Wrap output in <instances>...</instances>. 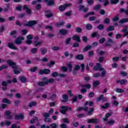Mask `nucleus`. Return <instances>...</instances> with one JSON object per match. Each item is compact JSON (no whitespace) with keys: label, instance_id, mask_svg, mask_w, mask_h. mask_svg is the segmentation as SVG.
I'll return each mask as SVG.
<instances>
[{"label":"nucleus","instance_id":"obj_1","mask_svg":"<svg viewBox=\"0 0 128 128\" xmlns=\"http://www.w3.org/2000/svg\"><path fill=\"white\" fill-rule=\"evenodd\" d=\"M7 64L10 66H12L14 70V74H20V71L16 70L18 67L16 66V63H14V62H12L11 60H8L7 61Z\"/></svg>","mask_w":128,"mask_h":128},{"label":"nucleus","instance_id":"obj_2","mask_svg":"<svg viewBox=\"0 0 128 128\" xmlns=\"http://www.w3.org/2000/svg\"><path fill=\"white\" fill-rule=\"evenodd\" d=\"M43 80L44 82H39L38 83V86H46V84H52V82H54V78H50L48 80L46 78H44Z\"/></svg>","mask_w":128,"mask_h":128},{"label":"nucleus","instance_id":"obj_3","mask_svg":"<svg viewBox=\"0 0 128 128\" xmlns=\"http://www.w3.org/2000/svg\"><path fill=\"white\" fill-rule=\"evenodd\" d=\"M72 6V4H66L64 5H61L59 6L58 10L60 12H64V10H66V8H68V6Z\"/></svg>","mask_w":128,"mask_h":128},{"label":"nucleus","instance_id":"obj_4","mask_svg":"<svg viewBox=\"0 0 128 128\" xmlns=\"http://www.w3.org/2000/svg\"><path fill=\"white\" fill-rule=\"evenodd\" d=\"M71 110L72 108L68 106H62L61 108L60 112L62 114H64L66 110Z\"/></svg>","mask_w":128,"mask_h":128},{"label":"nucleus","instance_id":"obj_5","mask_svg":"<svg viewBox=\"0 0 128 128\" xmlns=\"http://www.w3.org/2000/svg\"><path fill=\"white\" fill-rule=\"evenodd\" d=\"M43 114L44 118V121L45 122H51L52 120L48 118V116H50V114L48 113H44Z\"/></svg>","mask_w":128,"mask_h":128},{"label":"nucleus","instance_id":"obj_6","mask_svg":"<svg viewBox=\"0 0 128 128\" xmlns=\"http://www.w3.org/2000/svg\"><path fill=\"white\" fill-rule=\"evenodd\" d=\"M24 40V38L23 36H20L16 38L15 43H16V44H20L22 40Z\"/></svg>","mask_w":128,"mask_h":128},{"label":"nucleus","instance_id":"obj_7","mask_svg":"<svg viewBox=\"0 0 128 128\" xmlns=\"http://www.w3.org/2000/svg\"><path fill=\"white\" fill-rule=\"evenodd\" d=\"M40 74H50V70L48 69H45L44 70H40L39 72Z\"/></svg>","mask_w":128,"mask_h":128},{"label":"nucleus","instance_id":"obj_8","mask_svg":"<svg viewBox=\"0 0 128 128\" xmlns=\"http://www.w3.org/2000/svg\"><path fill=\"white\" fill-rule=\"evenodd\" d=\"M94 70H104V68H102L100 64L98 63L96 66H94Z\"/></svg>","mask_w":128,"mask_h":128},{"label":"nucleus","instance_id":"obj_9","mask_svg":"<svg viewBox=\"0 0 128 128\" xmlns=\"http://www.w3.org/2000/svg\"><path fill=\"white\" fill-rule=\"evenodd\" d=\"M26 38L27 40L26 42V44H32V34H28Z\"/></svg>","mask_w":128,"mask_h":128},{"label":"nucleus","instance_id":"obj_10","mask_svg":"<svg viewBox=\"0 0 128 128\" xmlns=\"http://www.w3.org/2000/svg\"><path fill=\"white\" fill-rule=\"evenodd\" d=\"M34 24H36V21L32 20L28 22L26 24H25V26H34Z\"/></svg>","mask_w":128,"mask_h":128},{"label":"nucleus","instance_id":"obj_11","mask_svg":"<svg viewBox=\"0 0 128 128\" xmlns=\"http://www.w3.org/2000/svg\"><path fill=\"white\" fill-rule=\"evenodd\" d=\"M80 65H76L74 66L73 70V74H76V72H78V70H80Z\"/></svg>","mask_w":128,"mask_h":128},{"label":"nucleus","instance_id":"obj_12","mask_svg":"<svg viewBox=\"0 0 128 128\" xmlns=\"http://www.w3.org/2000/svg\"><path fill=\"white\" fill-rule=\"evenodd\" d=\"M88 124L93 122L94 124H98V119H90L86 120Z\"/></svg>","mask_w":128,"mask_h":128},{"label":"nucleus","instance_id":"obj_13","mask_svg":"<svg viewBox=\"0 0 128 128\" xmlns=\"http://www.w3.org/2000/svg\"><path fill=\"white\" fill-rule=\"evenodd\" d=\"M66 66L69 72H72V62H69L66 64Z\"/></svg>","mask_w":128,"mask_h":128},{"label":"nucleus","instance_id":"obj_14","mask_svg":"<svg viewBox=\"0 0 128 128\" xmlns=\"http://www.w3.org/2000/svg\"><path fill=\"white\" fill-rule=\"evenodd\" d=\"M72 40H76V42H80V37L78 35H75L72 36Z\"/></svg>","mask_w":128,"mask_h":128},{"label":"nucleus","instance_id":"obj_15","mask_svg":"<svg viewBox=\"0 0 128 128\" xmlns=\"http://www.w3.org/2000/svg\"><path fill=\"white\" fill-rule=\"evenodd\" d=\"M79 8L80 10H82V12H86L88 10V8H85L84 6L82 5H80L79 6Z\"/></svg>","mask_w":128,"mask_h":128},{"label":"nucleus","instance_id":"obj_16","mask_svg":"<svg viewBox=\"0 0 128 128\" xmlns=\"http://www.w3.org/2000/svg\"><path fill=\"white\" fill-rule=\"evenodd\" d=\"M8 48H10L12 50H18L16 46L12 43H9Z\"/></svg>","mask_w":128,"mask_h":128},{"label":"nucleus","instance_id":"obj_17","mask_svg":"<svg viewBox=\"0 0 128 128\" xmlns=\"http://www.w3.org/2000/svg\"><path fill=\"white\" fill-rule=\"evenodd\" d=\"M23 10H26L28 14H32V10H30V8H28V6L26 5H24L23 7Z\"/></svg>","mask_w":128,"mask_h":128},{"label":"nucleus","instance_id":"obj_18","mask_svg":"<svg viewBox=\"0 0 128 128\" xmlns=\"http://www.w3.org/2000/svg\"><path fill=\"white\" fill-rule=\"evenodd\" d=\"M16 120H22L24 118V115L22 114H16L15 116Z\"/></svg>","mask_w":128,"mask_h":128},{"label":"nucleus","instance_id":"obj_19","mask_svg":"<svg viewBox=\"0 0 128 128\" xmlns=\"http://www.w3.org/2000/svg\"><path fill=\"white\" fill-rule=\"evenodd\" d=\"M118 84H128V81L126 80H118Z\"/></svg>","mask_w":128,"mask_h":128},{"label":"nucleus","instance_id":"obj_20","mask_svg":"<svg viewBox=\"0 0 128 128\" xmlns=\"http://www.w3.org/2000/svg\"><path fill=\"white\" fill-rule=\"evenodd\" d=\"M76 60H84V56L82 54H79L76 56Z\"/></svg>","mask_w":128,"mask_h":128},{"label":"nucleus","instance_id":"obj_21","mask_svg":"<svg viewBox=\"0 0 128 128\" xmlns=\"http://www.w3.org/2000/svg\"><path fill=\"white\" fill-rule=\"evenodd\" d=\"M60 34H61L64 35L68 34V30L64 29H62V30H60Z\"/></svg>","mask_w":128,"mask_h":128},{"label":"nucleus","instance_id":"obj_22","mask_svg":"<svg viewBox=\"0 0 128 128\" xmlns=\"http://www.w3.org/2000/svg\"><path fill=\"white\" fill-rule=\"evenodd\" d=\"M34 44L35 46H40V44H42V42L35 40L34 42Z\"/></svg>","mask_w":128,"mask_h":128},{"label":"nucleus","instance_id":"obj_23","mask_svg":"<svg viewBox=\"0 0 128 128\" xmlns=\"http://www.w3.org/2000/svg\"><path fill=\"white\" fill-rule=\"evenodd\" d=\"M8 85V83L6 82H2V86H3L2 88L3 90H6V86Z\"/></svg>","mask_w":128,"mask_h":128},{"label":"nucleus","instance_id":"obj_24","mask_svg":"<svg viewBox=\"0 0 128 128\" xmlns=\"http://www.w3.org/2000/svg\"><path fill=\"white\" fill-rule=\"evenodd\" d=\"M10 122H2L0 124L1 126H10Z\"/></svg>","mask_w":128,"mask_h":128},{"label":"nucleus","instance_id":"obj_25","mask_svg":"<svg viewBox=\"0 0 128 128\" xmlns=\"http://www.w3.org/2000/svg\"><path fill=\"white\" fill-rule=\"evenodd\" d=\"M2 102H4V104H10L11 102L10 100H8L6 98H3Z\"/></svg>","mask_w":128,"mask_h":128},{"label":"nucleus","instance_id":"obj_26","mask_svg":"<svg viewBox=\"0 0 128 128\" xmlns=\"http://www.w3.org/2000/svg\"><path fill=\"white\" fill-rule=\"evenodd\" d=\"M114 124V120H111L107 122L106 124L108 126H112Z\"/></svg>","mask_w":128,"mask_h":128},{"label":"nucleus","instance_id":"obj_27","mask_svg":"<svg viewBox=\"0 0 128 128\" xmlns=\"http://www.w3.org/2000/svg\"><path fill=\"white\" fill-rule=\"evenodd\" d=\"M12 112H10V110L5 112V114H6V116H8V118H12V116H10Z\"/></svg>","mask_w":128,"mask_h":128},{"label":"nucleus","instance_id":"obj_28","mask_svg":"<svg viewBox=\"0 0 128 128\" xmlns=\"http://www.w3.org/2000/svg\"><path fill=\"white\" fill-rule=\"evenodd\" d=\"M110 116H112V114L110 113H108L106 114L105 118H104V120L105 122H106V120H108V118H110Z\"/></svg>","mask_w":128,"mask_h":128},{"label":"nucleus","instance_id":"obj_29","mask_svg":"<svg viewBox=\"0 0 128 128\" xmlns=\"http://www.w3.org/2000/svg\"><path fill=\"white\" fill-rule=\"evenodd\" d=\"M99 0L100 2H104V6H108V0Z\"/></svg>","mask_w":128,"mask_h":128},{"label":"nucleus","instance_id":"obj_30","mask_svg":"<svg viewBox=\"0 0 128 128\" xmlns=\"http://www.w3.org/2000/svg\"><path fill=\"white\" fill-rule=\"evenodd\" d=\"M110 106V104L106 103L104 106H100L101 108H108Z\"/></svg>","mask_w":128,"mask_h":128},{"label":"nucleus","instance_id":"obj_31","mask_svg":"<svg viewBox=\"0 0 128 128\" xmlns=\"http://www.w3.org/2000/svg\"><path fill=\"white\" fill-rule=\"evenodd\" d=\"M116 92L122 93V92H124V90L122 88H116Z\"/></svg>","mask_w":128,"mask_h":128},{"label":"nucleus","instance_id":"obj_32","mask_svg":"<svg viewBox=\"0 0 128 128\" xmlns=\"http://www.w3.org/2000/svg\"><path fill=\"white\" fill-rule=\"evenodd\" d=\"M100 84V81H95V82H94L93 83L94 88H96V86H98V84Z\"/></svg>","mask_w":128,"mask_h":128},{"label":"nucleus","instance_id":"obj_33","mask_svg":"<svg viewBox=\"0 0 128 128\" xmlns=\"http://www.w3.org/2000/svg\"><path fill=\"white\" fill-rule=\"evenodd\" d=\"M46 52H48V50H46V48H41V52L42 54H45Z\"/></svg>","mask_w":128,"mask_h":128},{"label":"nucleus","instance_id":"obj_34","mask_svg":"<svg viewBox=\"0 0 128 128\" xmlns=\"http://www.w3.org/2000/svg\"><path fill=\"white\" fill-rule=\"evenodd\" d=\"M85 110V112H88V107L82 108V107H80L78 108V110Z\"/></svg>","mask_w":128,"mask_h":128},{"label":"nucleus","instance_id":"obj_35","mask_svg":"<svg viewBox=\"0 0 128 128\" xmlns=\"http://www.w3.org/2000/svg\"><path fill=\"white\" fill-rule=\"evenodd\" d=\"M86 28L88 30H92V26L90 24H87L86 25Z\"/></svg>","mask_w":128,"mask_h":128},{"label":"nucleus","instance_id":"obj_36","mask_svg":"<svg viewBox=\"0 0 128 128\" xmlns=\"http://www.w3.org/2000/svg\"><path fill=\"white\" fill-rule=\"evenodd\" d=\"M128 22V18H124L122 20H120L119 22L120 24H124V22Z\"/></svg>","mask_w":128,"mask_h":128},{"label":"nucleus","instance_id":"obj_37","mask_svg":"<svg viewBox=\"0 0 128 128\" xmlns=\"http://www.w3.org/2000/svg\"><path fill=\"white\" fill-rule=\"evenodd\" d=\"M51 48L52 50H60V48L58 46H53Z\"/></svg>","mask_w":128,"mask_h":128},{"label":"nucleus","instance_id":"obj_38","mask_svg":"<svg viewBox=\"0 0 128 128\" xmlns=\"http://www.w3.org/2000/svg\"><path fill=\"white\" fill-rule=\"evenodd\" d=\"M36 102H30V104H29V106L30 108H32V106H36Z\"/></svg>","mask_w":128,"mask_h":128},{"label":"nucleus","instance_id":"obj_39","mask_svg":"<svg viewBox=\"0 0 128 128\" xmlns=\"http://www.w3.org/2000/svg\"><path fill=\"white\" fill-rule=\"evenodd\" d=\"M88 104H89L90 106H94V102H91L88 103V102H87L84 104V106H88Z\"/></svg>","mask_w":128,"mask_h":128},{"label":"nucleus","instance_id":"obj_40","mask_svg":"<svg viewBox=\"0 0 128 128\" xmlns=\"http://www.w3.org/2000/svg\"><path fill=\"white\" fill-rule=\"evenodd\" d=\"M94 112V108H91L89 112L87 113V116H90Z\"/></svg>","mask_w":128,"mask_h":128},{"label":"nucleus","instance_id":"obj_41","mask_svg":"<svg viewBox=\"0 0 128 128\" xmlns=\"http://www.w3.org/2000/svg\"><path fill=\"white\" fill-rule=\"evenodd\" d=\"M90 48H92V46H88L84 49V52H86L87 50H90Z\"/></svg>","mask_w":128,"mask_h":128},{"label":"nucleus","instance_id":"obj_42","mask_svg":"<svg viewBox=\"0 0 128 128\" xmlns=\"http://www.w3.org/2000/svg\"><path fill=\"white\" fill-rule=\"evenodd\" d=\"M20 80L22 82H26V79L24 77H20Z\"/></svg>","mask_w":128,"mask_h":128},{"label":"nucleus","instance_id":"obj_43","mask_svg":"<svg viewBox=\"0 0 128 128\" xmlns=\"http://www.w3.org/2000/svg\"><path fill=\"white\" fill-rule=\"evenodd\" d=\"M91 86L90 84H84V86H82V88H91Z\"/></svg>","mask_w":128,"mask_h":128},{"label":"nucleus","instance_id":"obj_44","mask_svg":"<svg viewBox=\"0 0 128 128\" xmlns=\"http://www.w3.org/2000/svg\"><path fill=\"white\" fill-rule=\"evenodd\" d=\"M118 2L119 0H111L110 2L112 4H118Z\"/></svg>","mask_w":128,"mask_h":128},{"label":"nucleus","instance_id":"obj_45","mask_svg":"<svg viewBox=\"0 0 128 128\" xmlns=\"http://www.w3.org/2000/svg\"><path fill=\"white\" fill-rule=\"evenodd\" d=\"M50 126L52 128H58V124H50Z\"/></svg>","mask_w":128,"mask_h":128},{"label":"nucleus","instance_id":"obj_46","mask_svg":"<svg viewBox=\"0 0 128 128\" xmlns=\"http://www.w3.org/2000/svg\"><path fill=\"white\" fill-rule=\"evenodd\" d=\"M36 120H38V118H34L32 120H30V122L31 124H34L36 122Z\"/></svg>","mask_w":128,"mask_h":128},{"label":"nucleus","instance_id":"obj_47","mask_svg":"<svg viewBox=\"0 0 128 128\" xmlns=\"http://www.w3.org/2000/svg\"><path fill=\"white\" fill-rule=\"evenodd\" d=\"M54 4V0H50L49 2H48V6H53Z\"/></svg>","mask_w":128,"mask_h":128},{"label":"nucleus","instance_id":"obj_48","mask_svg":"<svg viewBox=\"0 0 128 128\" xmlns=\"http://www.w3.org/2000/svg\"><path fill=\"white\" fill-rule=\"evenodd\" d=\"M28 32V30H22L20 31V34H26Z\"/></svg>","mask_w":128,"mask_h":128},{"label":"nucleus","instance_id":"obj_49","mask_svg":"<svg viewBox=\"0 0 128 128\" xmlns=\"http://www.w3.org/2000/svg\"><path fill=\"white\" fill-rule=\"evenodd\" d=\"M105 41H106V38H103L100 40L99 42L100 44H104V42Z\"/></svg>","mask_w":128,"mask_h":128},{"label":"nucleus","instance_id":"obj_50","mask_svg":"<svg viewBox=\"0 0 128 128\" xmlns=\"http://www.w3.org/2000/svg\"><path fill=\"white\" fill-rule=\"evenodd\" d=\"M38 70V67L35 66L30 69V72H36Z\"/></svg>","mask_w":128,"mask_h":128},{"label":"nucleus","instance_id":"obj_51","mask_svg":"<svg viewBox=\"0 0 128 128\" xmlns=\"http://www.w3.org/2000/svg\"><path fill=\"white\" fill-rule=\"evenodd\" d=\"M110 19L108 18H106L104 20V24H110Z\"/></svg>","mask_w":128,"mask_h":128},{"label":"nucleus","instance_id":"obj_52","mask_svg":"<svg viewBox=\"0 0 128 128\" xmlns=\"http://www.w3.org/2000/svg\"><path fill=\"white\" fill-rule=\"evenodd\" d=\"M107 32H110L111 30H114V26H110L106 29Z\"/></svg>","mask_w":128,"mask_h":128},{"label":"nucleus","instance_id":"obj_53","mask_svg":"<svg viewBox=\"0 0 128 128\" xmlns=\"http://www.w3.org/2000/svg\"><path fill=\"white\" fill-rule=\"evenodd\" d=\"M120 12H124L125 13H126V14H128V10H124V8H121V9L120 10Z\"/></svg>","mask_w":128,"mask_h":128},{"label":"nucleus","instance_id":"obj_54","mask_svg":"<svg viewBox=\"0 0 128 128\" xmlns=\"http://www.w3.org/2000/svg\"><path fill=\"white\" fill-rule=\"evenodd\" d=\"M106 72L104 70L101 74H100V76L102 77V78H104V76H106Z\"/></svg>","mask_w":128,"mask_h":128},{"label":"nucleus","instance_id":"obj_55","mask_svg":"<svg viewBox=\"0 0 128 128\" xmlns=\"http://www.w3.org/2000/svg\"><path fill=\"white\" fill-rule=\"evenodd\" d=\"M82 40L83 42H88V37H86V36H84L82 37Z\"/></svg>","mask_w":128,"mask_h":128},{"label":"nucleus","instance_id":"obj_56","mask_svg":"<svg viewBox=\"0 0 128 128\" xmlns=\"http://www.w3.org/2000/svg\"><path fill=\"white\" fill-rule=\"evenodd\" d=\"M118 20H119L118 16H116L112 18L113 22H118Z\"/></svg>","mask_w":128,"mask_h":128},{"label":"nucleus","instance_id":"obj_57","mask_svg":"<svg viewBox=\"0 0 128 128\" xmlns=\"http://www.w3.org/2000/svg\"><path fill=\"white\" fill-rule=\"evenodd\" d=\"M62 98L65 101L68 100V95H66V94L63 95Z\"/></svg>","mask_w":128,"mask_h":128},{"label":"nucleus","instance_id":"obj_58","mask_svg":"<svg viewBox=\"0 0 128 128\" xmlns=\"http://www.w3.org/2000/svg\"><path fill=\"white\" fill-rule=\"evenodd\" d=\"M102 98H104V95L100 96L97 98L96 102H100V100H102Z\"/></svg>","mask_w":128,"mask_h":128},{"label":"nucleus","instance_id":"obj_59","mask_svg":"<svg viewBox=\"0 0 128 128\" xmlns=\"http://www.w3.org/2000/svg\"><path fill=\"white\" fill-rule=\"evenodd\" d=\"M70 40H72V38H68L66 40V41H65L66 44H69L70 42Z\"/></svg>","mask_w":128,"mask_h":128},{"label":"nucleus","instance_id":"obj_60","mask_svg":"<svg viewBox=\"0 0 128 128\" xmlns=\"http://www.w3.org/2000/svg\"><path fill=\"white\" fill-rule=\"evenodd\" d=\"M120 74L123 76H128V73L124 72H122Z\"/></svg>","mask_w":128,"mask_h":128},{"label":"nucleus","instance_id":"obj_61","mask_svg":"<svg viewBox=\"0 0 128 128\" xmlns=\"http://www.w3.org/2000/svg\"><path fill=\"white\" fill-rule=\"evenodd\" d=\"M104 28V26L102 24H100L97 27V28H98V30H103Z\"/></svg>","mask_w":128,"mask_h":128},{"label":"nucleus","instance_id":"obj_62","mask_svg":"<svg viewBox=\"0 0 128 128\" xmlns=\"http://www.w3.org/2000/svg\"><path fill=\"white\" fill-rule=\"evenodd\" d=\"M100 5L98 4L94 7V10H100Z\"/></svg>","mask_w":128,"mask_h":128},{"label":"nucleus","instance_id":"obj_63","mask_svg":"<svg viewBox=\"0 0 128 128\" xmlns=\"http://www.w3.org/2000/svg\"><path fill=\"white\" fill-rule=\"evenodd\" d=\"M120 58L116 56L112 58V60H114V62H118V60Z\"/></svg>","mask_w":128,"mask_h":128},{"label":"nucleus","instance_id":"obj_64","mask_svg":"<svg viewBox=\"0 0 128 128\" xmlns=\"http://www.w3.org/2000/svg\"><path fill=\"white\" fill-rule=\"evenodd\" d=\"M60 128H66L67 126L66 124H62L60 125Z\"/></svg>","mask_w":128,"mask_h":128}]
</instances>
